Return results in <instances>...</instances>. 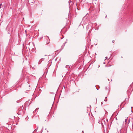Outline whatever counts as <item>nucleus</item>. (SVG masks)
<instances>
[{"label": "nucleus", "mask_w": 133, "mask_h": 133, "mask_svg": "<svg viewBox=\"0 0 133 133\" xmlns=\"http://www.w3.org/2000/svg\"><path fill=\"white\" fill-rule=\"evenodd\" d=\"M105 90H107V91L108 90V91H109V89H108V87H106L105 88Z\"/></svg>", "instance_id": "obj_1"}, {"label": "nucleus", "mask_w": 133, "mask_h": 133, "mask_svg": "<svg viewBox=\"0 0 133 133\" xmlns=\"http://www.w3.org/2000/svg\"><path fill=\"white\" fill-rule=\"evenodd\" d=\"M107 97H105V99L104 100V101H107Z\"/></svg>", "instance_id": "obj_2"}, {"label": "nucleus", "mask_w": 133, "mask_h": 133, "mask_svg": "<svg viewBox=\"0 0 133 133\" xmlns=\"http://www.w3.org/2000/svg\"><path fill=\"white\" fill-rule=\"evenodd\" d=\"M66 68H68L69 67V66L68 65H66Z\"/></svg>", "instance_id": "obj_3"}, {"label": "nucleus", "mask_w": 133, "mask_h": 133, "mask_svg": "<svg viewBox=\"0 0 133 133\" xmlns=\"http://www.w3.org/2000/svg\"><path fill=\"white\" fill-rule=\"evenodd\" d=\"M47 120L45 119V121L48 120L49 117L47 116Z\"/></svg>", "instance_id": "obj_4"}, {"label": "nucleus", "mask_w": 133, "mask_h": 133, "mask_svg": "<svg viewBox=\"0 0 133 133\" xmlns=\"http://www.w3.org/2000/svg\"><path fill=\"white\" fill-rule=\"evenodd\" d=\"M2 5L1 4H0V8H1V6Z\"/></svg>", "instance_id": "obj_5"}, {"label": "nucleus", "mask_w": 133, "mask_h": 133, "mask_svg": "<svg viewBox=\"0 0 133 133\" xmlns=\"http://www.w3.org/2000/svg\"><path fill=\"white\" fill-rule=\"evenodd\" d=\"M127 121V119H125V122H126Z\"/></svg>", "instance_id": "obj_6"}, {"label": "nucleus", "mask_w": 133, "mask_h": 133, "mask_svg": "<svg viewBox=\"0 0 133 133\" xmlns=\"http://www.w3.org/2000/svg\"><path fill=\"white\" fill-rule=\"evenodd\" d=\"M114 40H113V41H112V42H113V43H114Z\"/></svg>", "instance_id": "obj_7"}, {"label": "nucleus", "mask_w": 133, "mask_h": 133, "mask_svg": "<svg viewBox=\"0 0 133 133\" xmlns=\"http://www.w3.org/2000/svg\"><path fill=\"white\" fill-rule=\"evenodd\" d=\"M103 104V103L102 102H101V104Z\"/></svg>", "instance_id": "obj_8"}, {"label": "nucleus", "mask_w": 133, "mask_h": 133, "mask_svg": "<svg viewBox=\"0 0 133 133\" xmlns=\"http://www.w3.org/2000/svg\"><path fill=\"white\" fill-rule=\"evenodd\" d=\"M131 111H132V112H133L132 111V110H131Z\"/></svg>", "instance_id": "obj_9"}, {"label": "nucleus", "mask_w": 133, "mask_h": 133, "mask_svg": "<svg viewBox=\"0 0 133 133\" xmlns=\"http://www.w3.org/2000/svg\"><path fill=\"white\" fill-rule=\"evenodd\" d=\"M82 132H83V133H84V132H83V131H82Z\"/></svg>", "instance_id": "obj_10"}, {"label": "nucleus", "mask_w": 133, "mask_h": 133, "mask_svg": "<svg viewBox=\"0 0 133 133\" xmlns=\"http://www.w3.org/2000/svg\"><path fill=\"white\" fill-rule=\"evenodd\" d=\"M106 59H107V57H106Z\"/></svg>", "instance_id": "obj_11"}, {"label": "nucleus", "mask_w": 133, "mask_h": 133, "mask_svg": "<svg viewBox=\"0 0 133 133\" xmlns=\"http://www.w3.org/2000/svg\"><path fill=\"white\" fill-rule=\"evenodd\" d=\"M108 81H109V79H108Z\"/></svg>", "instance_id": "obj_12"}, {"label": "nucleus", "mask_w": 133, "mask_h": 133, "mask_svg": "<svg viewBox=\"0 0 133 133\" xmlns=\"http://www.w3.org/2000/svg\"><path fill=\"white\" fill-rule=\"evenodd\" d=\"M38 109V108H36V109Z\"/></svg>", "instance_id": "obj_13"}, {"label": "nucleus", "mask_w": 133, "mask_h": 133, "mask_svg": "<svg viewBox=\"0 0 133 133\" xmlns=\"http://www.w3.org/2000/svg\"><path fill=\"white\" fill-rule=\"evenodd\" d=\"M38 109V108H36V109Z\"/></svg>", "instance_id": "obj_14"}]
</instances>
